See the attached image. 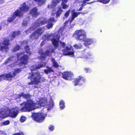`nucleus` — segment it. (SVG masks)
I'll list each match as a JSON object with an SVG mask.
<instances>
[{"label": "nucleus", "instance_id": "f257e3e1", "mask_svg": "<svg viewBox=\"0 0 135 135\" xmlns=\"http://www.w3.org/2000/svg\"><path fill=\"white\" fill-rule=\"evenodd\" d=\"M53 106V102L50 100L49 102L45 98H41L39 101L37 102L35 104L31 100H27L25 104V107H22V111H30L36 108H40L41 106L47 108V109L50 110Z\"/></svg>", "mask_w": 135, "mask_h": 135}, {"label": "nucleus", "instance_id": "f03ea898", "mask_svg": "<svg viewBox=\"0 0 135 135\" xmlns=\"http://www.w3.org/2000/svg\"><path fill=\"white\" fill-rule=\"evenodd\" d=\"M27 3H24L20 8L15 11L11 16L8 18L7 21L9 22L12 21L17 16L21 17L26 12L29 8V6L27 4Z\"/></svg>", "mask_w": 135, "mask_h": 135}, {"label": "nucleus", "instance_id": "7ed1b4c3", "mask_svg": "<svg viewBox=\"0 0 135 135\" xmlns=\"http://www.w3.org/2000/svg\"><path fill=\"white\" fill-rule=\"evenodd\" d=\"M58 35L57 33H55L54 34L46 35L43 37V39L44 40H50L52 41V42L55 48L56 49L58 44V41L60 38V35Z\"/></svg>", "mask_w": 135, "mask_h": 135}, {"label": "nucleus", "instance_id": "20e7f679", "mask_svg": "<svg viewBox=\"0 0 135 135\" xmlns=\"http://www.w3.org/2000/svg\"><path fill=\"white\" fill-rule=\"evenodd\" d=\"M41 78L40 75L37 71L32 74H30L28 78H31V82L29 83L28 84H38L40 82Z\"/></svg>", "mask_w": 135, "mask_h": 135}, {"label": "nucleus", "instance_id": "39448f33", "mask_svg": "<svg viewBox=\"0 0 135 135\" xmlns=\"http://www.w3.org/2000/svg\"><path fill=\"white\" fill-rule=\"evenodd\" d=\"M60 44L62 47L61 48L60 50H61L64 55H69L71 57H74V54L73 50L71 49V46L70 45L67 46L65 49H63L65 46V44L62 42H60Z\"/></svg>", "mask_w": 135, "mask_h": 135}, {"label": "nucleus", "instance_id": "423d86ee", "mask_svg": "<svg viewBox=\"0 0 135 135\" xmlns=\"http://www.w3.org/2000/svg\"><path fill=\"white\" fill-rule=\"evenodd\" d=\"M46 19H44L43 18H41L39 19L38 20L36 21L35 22L33 23V25L28 30L25 31V33L26 34L29 33L31 31H33L39 26L45 24L46 23Z\"/></svg>", "mask_w": 135, "mask_h": 135}, {"label": "nucleus", "instance_id": "0eeeda50", "mask_svg": "<svg viewBox=\"0 0 135 135\" xmlns=\"http://www.w3.org/2000/svg\"><path fill=\"white\" fill-rule=\"evenodd\" d=\"M18 60L16 62V65H19V66L22 65L23 66L27 63L28 57L26 55H24L23 53H20L17 55Z\"/></svg>", "mask_w": 135, "mask_h": 135}, {"label": "nucleus", "instance_id": "6e6552de", "mask_svg": "<svg viewBox=\"0 0 135 135\" xmlns=\"http://www.w3.org/2000/svg\"><path fill=\"white\" fill-rule=\"evenodd\" d=\"M74 36L76 39L79 41H83L86 38V34L85 31L83 30H80L75 31Z\"/></svg>", "mask_w": 135, "mask_h": 135}, {"label": "nucleus", "instance_id": "1a4fd4ad", "mask_svg": "<svg viewBox=\"0 0 135 135\" xmlns=\"http://www.w3.org/2000/svg\"><path fill=\"white\" fill-rule=\"evenodd\" d=\"M8 117L15 118L16 117L18 113L19 109L17 107L13 108H7Z\"/></svg>", "mask_w": 135, "mask_h": 135}, {"label": "nucleus", "instance_id": "9d476101", "mask_svg": "<svg viewBox=\"0 0 135 135\" xmlns=\"http://www.w3.org/2000/svg\"><path fill=\"white\" fill-rule=\"evenodd\" d=\"M32 116L35 121L37 122H41L44 120L45 115L42 113H34Z\"/></svg>", "mask_w": 135, "mask_h": 135}, {"label": "nucleus", "instance_id": "9b49d317", "mask_svg": "<svg viewBox=\"0 0 135 135\" xmlns=\"http://www.w3.org/2000/svg\"><path fill=\"white\" fill-rule=\"evenodd\" d=\"M44 28H39L30 36V38L31 39L33 40L37 39L40 36L44 31Z\"/></svg>", "mask_w": 135, "mask_h": 135}, {"label": "nucleus", "instance_id": "f8f14e48", "mask_svg": "<svg viewBox=\"0 0 135 135\" xmlns=\"http://www.w3.org/2000/svg\"><path fill=\"white\" fill-rule=\"evenodd\" d=\"M9 45V41L7 40H5L3 42L2 45L1 46V51L3 53L7 52L9 50L8 46Z\"/></svg>", "mask_w": 135, "mask_h": 135}, {"label": "nucleus", "instance_id": "ddd939ff", "mask_svg": "<svg viewBox=\"0 0 135 135\" xmlns=\"http://www.w3.org/2000/svg\"><path fill=\"white\" fill-rule=\"evenodd\" d=\"M15 76L13 75L12 71L10 72L8 74L2 75L0 76V81L4 79L10 81L11 78Z\"/></svg>", "mask_w": 135, "mask_h": 135}, {"label": "nucleus", "instance_id": "4468645a", "mask_svg": "<svg viewBox=\"0 0 135 135\" xmlns=\"http://www.w3.org/2000/svg\"><path fill=\"white\" fill-rule=\"evenodd\" d=\"M7 108H2L0 109V118L3 119L8 117Z\"/></svg>", "mask_w": 135, "mask_h": 135}, {"label": "nucleus", "instance_id": "2eb2a0df", "mask_svg": "<svg viewBox=\"0 0 135 135\" xmlns=\"http://www.w3.org/2000/svg\"><path fill=\"white\" fill-rule=\"evenodd\" d=\"M54 51V50L52 47L51 49H50L49 51L47 50L45 54L44 53H42L41 54V56H40V59L41 60H43L44 61V60L45 59V57L46 55L50 56L51 55L52 53Z\"/></svg>", "mask_w": 135, "mask_h": 135}, {"label": "nucleus", "instance_id": "dca6fc26", "mask_svg": "<svg viewBox=\"0 0 135 135\" xmlns=\"http://www.w3.org/2000/svg\"><path fill=\"white\" fill-rule=\"evenodd\" d=\"M62 77L67 80H70L73 76V73L70 72H65L62 74Z\"/></svg>", "mask_w": 135, "mask_h": 135}, {"label": "nucleus", "instance_id": "f3484780", "mask_svg": "<svg viewBox=\"0 0 135 135\" xmlns=\"http://www.w3.org/2000/svg\"><path fill=\"white\" fill-rule=\"evenodd\" d=\"M85 80V79L84 78L79 76L75 80V83L74 85L75 86L78 85H81L84 82Z\"/></svg>", "mask_w": 135, "mask_h": 135}, {"label": "nucleus", "instance_id": "a211bd4d", "mask_svg": "<svg viewBox=\"0 0 135 135\" xmlns=\"http://www.w3.org/2000/svg\"><path fill=\"white\" fill-rule=\"evenodd\" d=\"M55 20L53 17L49 19L48 21V24L47 26V27L48 29L51 28L53 25L54 22H55Z\"/></svg>", "mask_w": 135, "mask_h": 135}, {"label": "nucleus", "instance_id": "6ab92c4d", "mask_svg": "<svg viewBox=\"0 0 135 135\" xmlns=\"http://www.w3.org/2000/svg\"><path fill=\"white\" fill-rule=\"evenodd\" d=\"M63 12V11L61 7L59 6L58 7L57 11L55 13L52 12V15H54V16L55 14H56V17H58L60 16V15Z\"/></svg>", "mask_w": 135, "mask_h": 135}, {"label": "nucleus", "instance_id": "aec40b11", "mask_svg": "<svg viewBox=\"0 0 135 135\" xmlns=\"http://www.w3.org/2000/svg\"><path fill=\"white\" fill-rule=\"evenodd\" d=\"M45 65L46 63L45 62L41 63L40 64L38 65L37 66H33L31 68V70L32 71L33 70H35L37 69H40V68L44 66Z\"/></svg>", "mask_w": 135, "mask_h": 135}, {"label": "nucleus", "instance_id": "412c9836", "mask_svg": "<svg viewBox=\"0 0 135 135\" xmlns=\"http://www.w3.org/2000/svg\"><path fill=\"white\" fill-rule=\"evenodd\" d=\"M30 14L33 17H36L39 14V13L37 12V9L36 8L32 9L30 12Z\"/></svg>", "mask_w": 135, "mask_h": 135}, {"label": "nucleus", "instance_id": "4be33fe9", "mask_svg": "<svg viewBox=\"0 0 135 135\" xmlns=\"http://www.w3.org/2000/svg\"><path fill=\"white\" fill-rule=\"evenodd\" d=\"M83 41H84V45L86 46L90 45L93 41V40L92 39L90 38H85V39H84Z\"/></svg>", "mask_w": 135, "mask_h": 135}, {"label": "nucleus", "instance_id": "5701e85b", "mask_svg": "<svg viewBox=\"0 0 135 135\" xmlns=\"http://www.w3.org/2000/svg\"><path fill=\"white\" fill-rule=\"evenodd\" d=\"M89 0H82L81 3H80V5L81 6V7H80L78 9V11H80L82 9V7L83 6H85L86 4H90V3L86 2H87Z\"/></svg>", "mask_w": 135, "mask_h": 135}, {"label": "nucleus", "instance_id": "b1692460", "mask_svg": "<svg viewBox=\"0 0 135 135\" xmlns=\"http://www.w3.org/2000/svg\"><path fill=\"white\" fill-rule=\"evenodd\" d=\"M15 96L17 95V97L18 98H19L21 97H23L25 98L28 99L30 98V96L28 94H24L23 93L21 94V95H15Z\"/></svg>", "mask_w": 135, "mask_h": 135}, {"label": "nucleus", "instance_id": "393cba45", "mask_svg": "<svg viewBox=\"0 0 135 135\" xmlns=\"http://www.w3.org/2000/svg\"><path fill=\"white\" fill-rule=\"evenodd\" d=\"M35 1L37 2L38 5L39 6H41L45 3L46 0H34Z\"/></svg>", "mask_w": 135, "mask_h": 135}, {"label": "nucleus", "instance_id": "a878e982", "mask_svg": "<svg viewBox=\"0 0 135 135\" xmlns=\"http://www.w3.org/2000/svg\"><path fill=\"white\" fill-rule=\"evenodd\" d=\"M51 61L54 67L57 68L59 67V65L58 63L56 62L55 59L53 58H52L51 59Z\"/></svg>", "mask_w": 135, "mask_h": 135}, {"label": "nucleus", "instance_id": "bb28decb", "mask_svg": "<svg viewBox=\"0 0 135 135\" xmlns=\"http://www.w3.org/2000/svg\"><path fill=\"white\" fill-rule=\"evenodd\" d=\"M80 13V12H79L78 13L75 12V10H73L71 11V16L75 18L77 17L78 15Z\"/></svg>", "mask_w": 135, "mask_h": 135}, {"label": "nucleus", "instance_id": "cd10ccee", "mask_svg": "<svg viewBox=\"0 0 135 135\" xmlns=\"http://www.w3.org/2000/svg\"><path fill=\"white\" fill-rule=\"evenodd\" d=\"M82 46L81 44L80 43L76 44L74 46V48L76 49H81Z\"/></svg>", "mask_w": 135, "mask_h": 135}, {"label": "nucleus", "instance_id": "c85d7f7f", "mask_svg": "<svg viewBox=\"0 0 135 135\" xmlns=\"http://www.w3.org/2000/svg\"><path fill=\"white\" fill-rule=\"evenodd\" d=\"M47 69L44 70L46 74H47L48 73L51 72L53 71V70L51 68L47 67Z\"/></svg>", "mask_w": 135, "mask_h": 135}, {"label": "nucleus", "instance_id": "c756f323", "mask_svg": "<svg viewBox=\"0 0 135 135\" xmlns=\"http://www.w3.org/2000/svg\"><path fill=\"white\" fill-rule=\"evenodd\" d=\"M91 54H88L86 56H85L81 55L79 57L81 58H83L85 57L86 58H89V59H91L92 58V57L91 56Z\"/></svg>", "mask_w": 135, "mask_h": 135}, {"label": "nucleus", "instance_id": "7c9ffc66", "mask_svg": "<svg viewBox=\"0 0 135 135\" xmlns=\"http://www.w3.org/2000/svg\"><path fill=\"white\" fill-rule=\"evenodd\" d=\"M14 58V57H11L8 58L5 61V62L4 64H6L11 62Z\"/></svg>", "mask_w": 135, "mask_h": 135}, {"label": "nucleus", "instance_id": "2f4dec72", "mask_svg": "<svg viewBox=\"0 0 135 135\" xmlns=\"http://www.w3.org/2000/svg\"><path fill=\"white\" fill-rule=\"evenodd\" d=\"M64 102L62 100H61L60 103V107L62 109H63L65 107Z\"/></svg>", "mask_w": 135, "mask_h": 135}, {"label": "nucleus", "instance_id": "473e14b6", "mask_svg": "<svg viewBox=\"0 0 135 135\" xmlns=\"http://www.w3.org/2000/svg\"><path fill=\"white\" fill-rule=\"evenodd\" d=\"M20 34V32L19 31H16L13 32L12 35V36L13 37V38L17 36Z\"/></svg>", "mask_w": 135, "mask_h": 135}, {"label": "nucleus", "instance_id": "72a5a7b5", "mask_svg": "<svg viewBox=\"0 0 135 135\" xmlns=\"http://www.w3.org/2000/svg\"><path fill=\"white\" fill-rule=\"evenodd\" d=\"M26 117L24 116H22L21 117L20 120L21 123L25 122L26 120Z\"/></svg>", "mask_w": 135, "mask_h": 135}, {"label": "nucleus", "instance_id": "f704fd0d", "mask_svg": "<svg viewBox=\"0 0 135 135\" xmlns=\"http://www.w3.org/2000/svg\"><path fill=\"white\" fill-rule=\"evenodd\" d=\"M25 50L26 52L28 54L30 55L32 53V52L30 51L29 47L28 46H26L25 48Z\"/></svg>", "mask_w": 135, "mask_h": 135}, {"label": "nucleus", "instance_id": "c9c22d12", "mask_svg": "<svg viewBox=\"0 0 135 135\" xmlns=\"http://www.w3.org/2000/svg\"><path fill=\"white\" fill-rule=\"evenodd\" d=\"M21 71V70L19 69H15L14 72H13V76H15L16 74L20 72Z\"/></svg>", "mask_w": 135, "mask_h": 135}, {"label": "nucleus", "instance_id": "e433bc0d", "mask_svg": "<svg viewBox=\"0 0 135 135\" xmlns=\"http://www.w3.org/2000/svg\"><path fill=\"white\" fill-rule=\"evenodd\" d=\"M100 2L104 4H107L108 3L110 0H98Z\"/></svg>", "mask_w": 135, "mask_h": 135}, {"label": "nucleus", "instance_id": "4c0bfd02", "mask_svg": "<svg viewBox=\"0 0 135 135\" xmlns=\"http://www.w3.org/2000/svg\"><path fill=\"white\" fill-rule=\"evenodd\" d=\"M74 18L73 17L71 16V17L69 18L68 21H66L65 23V25H66L67 23L68 22H69V24H70L71 22L74 20Z\"/></svg>", "mask_w": 135, "mask_h": 135}, {"label": "nucleus", "instance_id": "58836bf2", "mask_svg": "<svg viewBox=\"0 0 135 135\" xmlns=\"http://www.w3.org/2000/svg\"><path fill=\"white\" fill-rule=\"evenodd\" d=\"M10 123V121L9 120H6L1 123L2 126H6L8 125Z\"/></svg>", "mask_w": 135, "mask_h": 135}, {"label": "nucleus", "instance_id": "ea45409f", "mask_svg": "<svg viewBox=\"0 0 135 135\" xmlns=\"http://www.w3.org/2000/svg\"><path fill=\"white\" fill-rule=\"evenodd\" d=\"M20 48V46L18 45H16L12 49V51L13 52H15L18 50Z\"/></svg>", "mask_w": 135, "mask_h": 135}, {"label": "nucleus", "instance_id": "a19ab883", "mask_svg": "<svg viewBox=\"0 0 135 135\" xmlns=\"http://www.w3.org/2000/svg\"><path fill=\"white\" fill-rule=\"evenodd\" d=\"M62 7V8L64 9H65L69 7L68 5L66 4H61Z\"/></svg>", "mask_w": 135, "mask_h": 135}, {"label": "nucleus", "instance_id": "79ce46f5", "mask_svg": "<svg viewBox=\"0 0 135 135\" xmlns=\"http://www.w3.org/2000/svg\"><path fill=\"white\" fill-rule=\"evenodd\" d=\"M70 10H69L67 11L66 13L65 14V16L66 18H67L69 16Z\"/></svg>", "mask_w": 135, "mask_h": 135}, {"label": "nucleus", "instance_id": "37998d69", "mask_svg": "<svg viewBox=\"0 0 135 135\" xmlns=\"http://www.w3.org/2000/svg\"><path fill=\"white\" fill-rule=\"evenodd\" d=\"M28 23V21L24 20L23 21L22 24V25L24 26H26L27 24Z\"/></svg>", "mask_w": 135, "mask_h": 135}, {"label": "nucleus", "instance_id": "c03bdc74", "mask_svg": "<svg viewBox=\"0 0 135 135\" xmlns=\"http://www.w3.org/2000/svg\"><path fill=\"white\" fill-rule=\"evenodd\" d=\"M54 129V127L52 125H50L49 127V129L50 130L52 131Z\"/></svg>", "mask_w": 135, "mask_h": 135}, {"label": "nucleus", "instance_id": "a18cd8bd", "mask_svg": "<svg viewBox=\"0 0 135 135\" xmlns=\"http://www.w3.org/2000/svg\"><path fill=\"white\" fill-rule=\"evenodd\" d=\"M84 70L86 73L89 72L90 71V70L89 68H85Z\"/></svg>", "mask_w": 135, "mask_h": 135}, {"label": "nucleus", "instance_id": "49530a36", "mask_svg": "<svg viewBox=\"0 0 135 135\" xmlns=\"http://www.w3.org/2000/svg\"><path fill=\"white\" fill-rule=\"evenodd\" d=\"M13 135H23V134L22 132H20L18 133H16Z\"/></svg>", "mask_w": 135, "mask_h": 135}, {"label": "nucleus", "instance_id": "de8ad7c7", "mask_svg": "<svg viewBox=\"0 0 135 135\" xmlns=\"http://www.w3.org/2000/svg\"><path fill=\"white\" fill-rule=\"evenodd\" d=\"M0 135H6V134L4 132L0 131Z\"/></svg>", "mask_w": 135, "mask_h": 135}, {"label": "nucleus", "instance_id": "09e8293b", "mask_svg": "<svg viewBox=\"0 0 135 135\" xmlns=\"http://www.w3.org/2000/svg\"><path fill=\"white\" fill-rule=\"evenodd\" d=\"M15 65V64H11V65H10L9 66V68H8V69H9L10 68L9 67H10V68H12V66H14L15 65Z\"/></svg>", "mask_w": 135, "mask_h": 135}, {"label": "nucleus", "instance_id": "8fccbe9b", "mask_svg": "<svg viewBox=\"0 0 135 135\" xmlns=\"http://www.w3.org/2000/svg\"><path fill=\"white\" fill-rule=\"evenodd\" d=\"M4 3V1L3 0H0V4H2Z\"/></svg>", "mask_w": 135, "mask_h": 135}, {"label": "nucleus", "instance_id": "3c124183", "mask_svg": "<svg viewBox=\"0 0 135 135\" xmlns=\"http://www.w3.org/2000/svg\"><path fill=\"white\" fill-rule=\"evenodd\" d=\"M44 41H43V42H42L41 43V46H43L44 44Z\"/></svg>", "mask_w": 135, "mask_h": 135}, {"label": "nucleus", "instance_id": "603ef678", "mask_svg": "<svg viewBox=\"0 0 135 135\" xmlns=\"http://www.w3.org/2000/svg\"><path fill=\"white\" fill-rule=\"evenodd\" d=\"M34 87L35 88H38L39 87V86H34Z\"/></svg>", "mask_w": 135, "mask_h": 135}, {"label": "nucleus", "instance_id": "864d4df0", "mask_svg": "<svg viewBox=\"0 0 135 135\" xmlns=\"http://www.w3.org/2000/svg\"><path fill=\"white\" fill-rule=\"evenodd\" d=\"M62 30L60 29L59 30V32H62Z\"/></svg>", "mask_w": 135, "mask_h": 135}, {"label": "nucleus", "instance_id": "5fc2aeb1", "mask_svg": "<svg viewBox=\"0 0 135 135\" xmlns=\"http://www.w3.org/2000/svg\"><path fill=\"white\" fill-rule=\"evenodd\" d=\"M1 28H1V27L0 26V31L1 30Z\"/></svg>", "mask_w": 135, "mask_h": 135}, {"label": "nucleus", "instance_id": "6e6d98bb", "mask_svg": "<svg viewBox=\"0 0 135 135\" xmlns=\"http://www.w3.org/2000/svg\"><path fill=\"white\" fill-rule=\"evenodd\" d=\"M24 104L23 103H22L21 104V105H23Z\"/></svg>", "mask_w": 135, "mask_h": 135}, {"label": "nucleus", "instance_id": "4d7b16f0", "mask_svg": "<svg viewBox=\"0 0 135 135\" xmlns=\"http://www.w3.org/2000/svg\"><path fill=\"white\" fill-rule=\"evenodd\" d=\"M84 54V53H83V54Z\"/></svg>", "mask_w": 135, "mask_h": 135}]
</instances>
